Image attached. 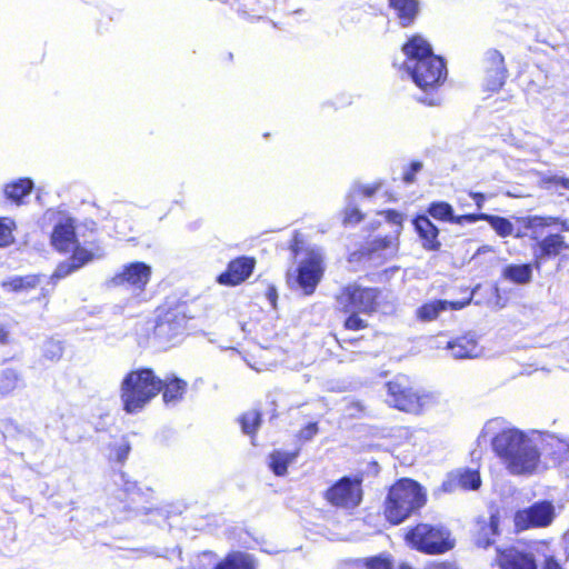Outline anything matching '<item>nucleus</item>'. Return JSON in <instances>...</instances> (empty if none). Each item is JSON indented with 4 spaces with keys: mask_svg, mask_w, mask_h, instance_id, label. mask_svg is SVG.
<instances>
[{
    "mask_svg": "<svg viewBox=\"0 0 569 569\" xmlns=\"http://www.w3.org/2000/svg\"><path fill=\"white\" fill-rule=\"evenodd\" d=\"M161 379L150 369L129 372L120 386L123 410L134 415L142 411L161 391Z\"/></svg>",
    "mask_w": 569,
    "mask_h": 569,
    "instance_id": "obj_1",
    "label": "nucleus"
},
{
    "mask_svg": "<svg viewBox=\"0 0 569 569\" xmlns=\"http://www.w3.org/2000/svg\"><path fill=\"white\" fill-rule=\"evenodd\" d=\"M426 502L421 487L413 480L402 479L391 487L386 500L385 515L393 525L407 519Z\"/></svg>",
    "mask_w": 569,
    "mask_h": 569,
    "instance_id": "obj_2",
    "label": "nucleus"
},
{
    "mask_svg": "<svg viewBox=\"0 0 569 569\" xmlns=\"http://www.w3.org/2000/svg\"><path fill=\"white\" fill-rule=\"evenodd\" d=\"M406 540L417 550L431 555L443 553L455 546V540L446 528L428 523H420L411 529Z\"/></svg>",
    "mask_w": 569,
    "mask_h": 569,
    "instance_id": "obj_3",
    "label": "nucleus"
},
{
    "mask_svg": "<svg viewBox=\"0 0 569 569\" xmlns=\"http://www.w3.org/2000/svg\"><path fill=\"white\" fill-rule=\"evenodd\" d=\"M379 291L356 283L343 287L336 297L337 307L343 312L371 313L378 305Z\"/></svg>",
    "mask_w": 569,
    "mask_h": 569,
    "instance_id": "obj_4",
    "label": "nucleus"
},
{
    "mask_svg": "<svg viewBox=\"0 0 569 569\" xmlns=\"http://www.w3.org/2000/svg\"><path fill=\"white\" fill-rule=\"evenodd\" d=\"M413 66L415 68L407 74L422 90L440 86L447 77L445 62L439 56H428L420 63L415 62Z\"/></svg>",
    "mask_w": 569,
    "mask_h": 569,
    "instance_id": "obj_5",
    "label": "nucleus"
},
{
    "mask_svg": "<svg viewBox=\"0 0 569 569\" xmlns=\"http://www.w3.org/2000/svg\"><path fill=\"white\" fill-rule=\"evenodd\" d=\"M528 436V433L515 427H505L492 438V449L506 468L508 466H520L519 461L515 458V452L519 449L520 445H523Z\"/></svg>",
    "mask_w": 569,
    "mask_h": 569,
    "instance_id": "obj_6",
    "label": "nucleus"
},
{
    "mask_svg": "<svg viewBox=\"0 0 569 569\" xmlns=\"http://www.w3.org/2000/svg\"><path fill=\"white\" fill-rule=\"evenodd\" d=\"M325 271L323 257L319 251L311 250L307 257L302 259L297 269L295 277L299 288L305 295H312L320 282Z\"/></svg>",
    "mask_w": 569,
    "mask_h": 569,
    "instance_id": "obj_7",
    "label": "nucleus"
},
{
    "mask_svg": "<svg viewBox=\"0 0 569 569\" xmlns=\"http://www.w3.org/2000/svg\"><path fill=\"white\" fill-rule=\"evenodd\" d=\"M539 438L540 433L532 432L525 439L523 445H520L519 449L515 452V458L519 461L520 466H508L507 470L510 473L531 475L537 470L541 456Z\"/></svg>",
    "mask_w": 569,
    "mask_h": 569,
    "instance_id": "obj_8",
    "label": "nucleus"
},
{
    "mask_svg": "<svg viewBox=\"0 0 569 569\" xmlns=\"http://www.w3.org/2000/svg\"><path fill=\"white\" fill-rule=\"evenodd\" d=\"M360 481L345 477L326 491V499L336 507L351 509L361 501Z\"/></svg>",
    "mask_w": 569,
    "mask_h": 569,
    "instance_id": "obj_9",
    "label": "nucleus"
},
{
    "mask_svg": "<svg viewBox=\"0 0 569 569\" xmlns=\"http://www.w3.org/2000/svg\"><path fill=\"white\" fill-rule=\"evenodd\" d=\"M555 518V506L550 501H539L515 515V526L521 530L549 526Z\"/></svg>",
    "mask_w": 569,
    "mask_h": 569,
    "instance_id": "obj_10",
    "label": "nucleus"
},
{
    "mask_svg": "<svg viewBox=\"0 0 569 569\" xmlns=\"http://www.w3.org/2000/svg\"><path fill=\"white\" fill-rule=\"evenodd\" d=\"M151 268L143 262H132L122 268L109 281V287H126L132 291H142L150 280Z\"/></svg>",
    "mask_w": 569,
    "mask_h": 569,
    "instance_id": "obj_11",
    "label": "nucleus"
},
{
    "mask_svg": "<svg viewBox=\"0 0 569 569\" xmlns=\"http://www.w3.org/2000/svg\"><path fill=\"white\" fill-rule=\"evenodd\" d=\"M485 77L483 88L487 91L496 92L501 89L507 78L503 56L495 49L485 53L483 58Z\"/></svg>",
    "mask_w": 569,
    "mask_h": 569,
    "instance_id": "obj_12",
    "label": "nucleus"
},
{
    "mask_svg": "<svg viewBox=\"0 0 569 569\" xmlns=\"http://www.w3.org/2000/svg\"><path fill=\"white\" fill-rule=\"evenodd\" d=\"M386 388V402L390 406L407 412H415L419 409V397L408 386L396 380L388 382Z\"/></svg>",
    "mask_w": 569,
    "mask_h": 569,
    "instance_id": "obj_13",
    "label": "nucleus"
},
{
    "mask_svg": "<svg viewBox=\"0 0 569 569\" xmlns=\"http://www.w3.org/2000/svg\"><path fill=\"white\" fill-rule=\"evenodd\" d=\"M500 518L498 512H491L489 516H480L477 518L473 529L472 539L477 547L487 549L496 542L500 535Z\"/></svg>",
    "mask_w": 569,
    "mask_h": 569,
    "instance_id": "obj_14",
    "label": "nucleus"
},
{
    "mask_svg": "<svg viewBox=\"0 0 569 569\" xmlns=\"http://www.w3.org/2000/svg\"><path fill=\"white\" fill-rule=\"evenodd\" d=\"M74 228V220L71 217L63 214L58 217L51 233V243L58 251L68 252L79 248Z\"/></svg>",
    "mask_w": 569,
    "mask_h": 569,
    "instance_id": "obj_15",
    "label": "nucleus"
},
{
    "mask_svg": "<svg viewBox=\"0 0 569 569\" xmlns=\"http://www.w3.org/2000/svg\"><path fill=\"white\" fill-rule=\"evenodd\" d=\"M402 53L405 60L400 64V69L406 73L415 68V62L420 63L428 56L435 54L430 43L421 36L411 37L403 46Z\"/></svg>",
    "mask_w": 569,
    "mask_h": 569,
    "instance_id": "obj_16",
    "label": "nucleus"
},
{
    "mask_svg": "<svg viewBox=\"0 0 569 569\" xmlns=\"http://www.w3.org/2000/svg\"><path fill=\"white\" fill-rule=\"evenodd\" d=\"M254 268V260L240 257L232 260L224 272L219 274L217 281L223 286H237L250 277Z\"/></svg>",
    "mask_w": 569,
    "mask_h": 569,
    "instance_id": "obj_17",
    "label": "nucleus"
},
{
    "mask_svg": "<svg viewBox=\"0 0 569 569\" xmlns=\"http://www.w3.org/2000/svg\"><path fill=\"white\" fill-rule=\"evenodd\" d=\"M567 249H569V244L565 241V238L561 234H548L543 239L539 240L532 248L535 267L539 269L543 260L556 257Z\"/></svg>",
    "mask_w": 569,
    "mask_h": 569,
    "instance_id": "obj_18",
    "label": "nucleus"
},
{
    "mask_svg": "<svg viewBox=\"0 0 569 569\" xmlns=\"http://www.w3.org/2000/svg\"><path fill=\"white\" fill-rule=\"evenodd\" d=\"M184 327V316L178 310H170L159 317L154 332L158 337L171 341L183 332Z\"/></svg>",
    "mask_w": 569,
    "mask_h": 569,
    "instance_id": "obj_19",
    "label": "nucleus"
},
{
    "mask_svg": "<svg viewBox=\"0 0 569 569\" xmlns=\"http://www.w3.org/2000/svg\"><path fill=\"white\" fill-rule=\"evenodd\" d=\"M471 295L463 301L432 300L423 303L416 310V317L419 321L430 322L436 320L439 315L449 309L460 310L471 301Z\"/></svg>",
    "mask_w": 569,
    "mask_h": 569,
    "instance_id": "obj_20",
    "label": "nucleus"
},
{
    "mask_svg": "<svg viewBox=\"0 0 569 569\" xmlns=\"http://www.w3.org/2000/svg\"><path fill=\"white\" fill-rule=\"evenodd\" d=\"M517 221L523 227V230H518L515 234L516 238L529 237L537 242L541 240L546 227H550L559 222V218L528 216L518 218Z\"/></svg>",
    "mask_w": 569,
    "mask_h": 569,
    "instance_id": "obj_21",
    "label": "nucleus"
},
{
    "mask_svg": "<svg viewBox=\"0 0 569 569\" xmlns=\"http://www.w3.org/2000/svg\"><path fill=\"white\" fill-rule=\"evenodd\" d=\"M539 447H541L540 451L551 457L556 463L569 461V438L556 435H540Z\"/></svg>",
    "mask_w": 569,
    "mask_h": 569,
    "instance_id": "obj_22",
    "label": "nucleus"
},
{
    "mask_svg": "<svg viewBox=\"0 0 569 569\" xmlns=\"http://www.w3.org/2000/svg\"><path fill=\"white\" fill-rule=\"evenodd\" d=\"M498 562L501 569H537L531 555L519 552L515 549L500 551L498 549Z\"/></svg>",
    "mask_w": 569,
    "mask_h": 569,
    "instance_id": "obj_23",
    "label": "nucleus"
},
{
    "mask_svg": "<svg viewBox=\"0 0 569 569\" xmlns=\"http://www.w3.org/2000/svg\"><path fill=\"white\" fill-rule=\"evenodd\" d=\"M447 349L455 359L476 358L481 353V349L473 336L466 335L448 342Z\"/></svg>",
    "mask_w": 569,
    "mask_h": 569,
    "instance_id": "obj_24",
    "label": "nucleus"
},
{
    "mask_svg": "<svg viewBox=\"0 0 569 569\" xmlns=\"http://www.w3.org/2000/svg\"><path fill=\"white\" fill-rule=\"evenodd\" d=\"M92 254L84 248H77L73 254L68 260L58 264L57 269L52 274L53 280L66 278L73 271L78 270L89 261H91Z\"/></svg>",
    "mask_w": 569,
    "mask_h": 569,
    "instance_id": "obj_25",
    "label": "nucleus"
},
{
    "mask_svg": "<svg viewBox=\"0 0 569 569\" xmlns=\"http://www.w3.org/2000/svg\"><path fill=\"white\" fill-rule=\"evenodd\" d=\"M415 228L423 240V247L428 250H437L440 247L438 241V228L425 216H420L413 221Z\"/></svg>",
    "mask_w": 569,
    "mask_h": 569,
    "instance_id": "obj_26",
    "label": "nucleus"
},
{
    "mask_svg": "<svg viewBox=\"0 0 569 569\" xmlns=\"http://www.w3.org/2000/svg\"><path fill=\"white\" fill-rule=\"evenodd\" d=\"M161 383L162 398L167 405H176L182 399L188 386L184 380L174 376H167L163 380H161Z\"/></svg>",
    "mask_w": 569,
    "mask_h": 569,
    "instance_id": "obj_27",
    "label": "nucleus"
},
{
    "mask_svg": "<svg viewBox=\"0 0 569 569\" xmlns=\"http://www.w3.org/2000/svg\"><path fill=\"white\" fill-rule=\"evenodd\" d=\"M299 455V450L289 452L284 450H273L268 458V466L271 471L278 476L287 475L288 466L293 463Z\"/></svg>",
    "mask_w": 569,
    "mask_h": 569,
    "instance_id": "obj_28",
    "label": "nucleus"
},
{
    "mask_svg": "<svg viewBox=\"0 0 569 569\" xmlns=\"http://www.w3.org/2000/svg\"><path fill=\"white\" fill-rule=\"evenodd\" d=\"M214 569H256L254 558L246 552H232Z\"/></svg>",
    "mask_w": 569,
    "mask_h": 569,
    "instance_id": "obj_29",
    "label": "nucleus"
},
{
    "mask_svg": "<svg viewBox=\"0 0 569 569\" xmlns=\"http://www.w3.org/2000/svg\"><path fill=\"white\" fill-rule=\"evenodd\" d=\"M389 3L397 12L403 27L410 24L418 12V2L416 0H389Z\"/></svg>",
    "mask_w": 569,
    "mask_h": 569,
    "instance_id": "obj_30",
    "label": "nucleus"
},
{
    "mask_svg": "<svg viewBox=\"0 0 569 569\" xmlns=\"http://www.w3.org/2000/svg\"><path fill=\"white\" fill-rule=\"evenodd\" d=\"M502 276L513 283L525 284L531 281L532 269L530 264H509L503 269Z\"/></svg>",
    "mask_w": 569,
    "mask_h": 569,
    "instance_id": "obj_31",
    "label": "nucleus"
},
{
    "mask_svg": "<svg viewBox=\"0 0 569 569\" xmlns=\"http://www.w3.org/2000/svg\"><path fill=\"white\" fill-rule=\"evenodd\" d=\"M32 188L33 182L30 179L24 178L7 184L4 188V193L8 199L19 204L23 197L31 192Z\"/></svg>",
    "mask_w": 569,
    "mask_h": 569,
    "instance_id": "obj_32",
    "label": "nucleus"
},
{
    "mask_svg": "<svg viewBox=\"0 0 569 569\" xmlns=\"http://www.w3.org/2000/svg\"><path fill=\"white\" fill-rule=\"evenodd\" d=\"M40 282V279L36 274H29L26 277H14L2 283L3 288L12 292H22L36 288Z\"/></svg>",
    "mask_w": 569,
    "mask_h": 569,
    "instance_id": "obj_33",
    "label": "nucleus"
},
{
    "mask_svg": "<svg viewBox=\"0 0 569 569\" xmlns=\"http://www.w3.org/2000/svg\"><path fill=\"white\" fill-rule=\"evenodd\" d=\"M482 218L483 221H487L490 224L498 236L506 238L516 234L513 224L507 218L492 214H488Z\"/></svg>",
    "mask_w": 569,
    "mask_h": 569,
    "instance_id": "obj_34",
    "label": "nucleus"
},
{
    "mask_svg": "<svg viewBox=\"0 0 569 569\" xmlns=\"http://www.w3.org/2000/svg\"><path fill=\"white\" fill-rule=\"evenodd\" d=\"M458 482L463 489L477 490L481 486V478L477 470L466 469L458 472Z\"/></svg>",
    "mask_w": 569,
    "mask_h": 569,
    "instance_id": "obj_35",
    "label": "nucleus"
},
{
    "mask_svg": "<svg viewBox=\"0 0 569 569\" xmlns=\"http://www.w3.org/2000/svg\"><path fill=\"white\" fill-rule=\"evenodd\" d=\"M428 212L431 217L439 220H449L453 222L452 207L447 202H433L430 204Z\"/></svg>",
    "mask_w": 569,
    "mask_h": 569,
    "instance_id": "obj_36",
    "label": "nucleus"
},
{
    "mask_svg": "<svg viewBox=\"0 0 569 569\" xmlns=\"http://www.w3.org/2000/svg\"><path fill=\"white\" fill-rule=\"evenodd\" d=\"M19 382L18 373L14 370L7 369L0 375V393L8 395L12 392Z\"/></svg>",
    "mask_w": 569,
    "mask_h": 569,
    "instance_id": "obj_37",
    "label": "nucleus"
},
{
    "mask_svg": "<svg viewBox=\"0 0 569 569\" xmlns=\"http://www.w3.org/2000/svg\"><path fill=\"white\" fill-rule=\"evenodd\" d=\"M242 431L246 435H253L260 425V413L256 410L246 412L240 419Z\"/></svg>",
    "mask_w": 569,
    "mask_h": 569,
    "instance_id": "obj_38",
    "label": "nucleus"
},
{
    "mask_svg": "<svg viewBox=\"0 0 569 569\" xmlns=\"http://www.w3.org/2000/svg\"><path fill=\"white\" fill-rule=\"evenodd\" d=\"M358 200L351 199V196H347V204L345 209L343 222L346 224L358 223L362 220L363 216L357 207Z\"/></svg>",
    "mask_w": 569,
    "mask_h": 569,
    "instance_id": "obj_39",
    "label": "nucleus"
},
{
    "mask_svg": "<svg viewBox=\"0 0 569 569\" xmlns=\"http://www.w3.org/2000/svg\"><path fill=\"white\" fill-rule=\"evenodd\" d=\"M367 569H396L391 561L383 556L367 559L365 561ZM397 569H411L407 563H399Z\"/></svg>",
    "mask_w": 569,
    "mask_h": 569,
    "instance_id": "obj_40",
    "label": "nucleus"
},
{
    "mask_svg": "<svg viewBox=\"0 0 569 569\" xmlns=\"http://www.w3.org/2000/svg\"><path fill=\"white\" fill-rule=\"evenodd\" d=\"M14 222L10 218H0V247H7L13 242L12 231Z\"/></svg>",
    "mask_w": 569,
    "mask_h": 569,
    "instance_id": "obj_41",
    "label": "nucleus"
},
{
    "mask_svg": "<svg viewBox=\"0 0 569 569\" xmlns=\"http://www.w3.org/2000/svg\"><path fill=\"white\" fill-rule=\"evenodd\" d=\"M379 188H380L379 183L368 184V186L357 184L351 188V190L348 194L351 196V199L360 200L362 198L372 197Z\"/></svg>",
    "mask_w": 569,
    "mask_h": 569,
    "instance_id": "obj_42",
    "label": "nucleus"
},
{
    "mask_svg": "<svg viewBox=\"0 0 569 569\" xmlns=\"http://www.w3.org/2000/svg\"><path fill=\"white\" fill-rule=\"evenodd\" d=\"M44 356L51 360L59 359L62 356V346L58 341L49 340L46 343Z\"/></svg>",
    "mask_w": 569,
    "mask_h": 569,
    "instance_id": "obj_43",
    "label": "nucleus"
},
{
    "mask_svg": "<svg viewBox=\"0 0 569 569\" xmlns=\"http://www.w3.org/2000/svg\"><path fill=\"white\" fill-rule=\"evenodd\" d=\"M350 316L345 321V327L349 330H360L367 327V322L358 317V312H349Z\"/></svg>",
    "mask_w": 569,
    "mask_h": 569,
    "instance_id": "obj_44",
    "label": "nucleus"
},
{
    "mask_svg": "<svg viewBox=\"0 0 569 569\" xmlns=\"http://www.w3.org/2000/svg\"><path fill=\"white\" fill-rule=\"evenodd\" d=\"M542 182L546 188L555 187V188L569 189V178L553 176V177L545 178L542 180Z\"/></svg>",
    "mask_w": 569,
    "mask_h": 569,
    "instance_id": "obj_45",
    "label": "nucleus"
},
{
    "mask_svg": "<svg viewBox=\"0 0 569 569\" xmlns=\"http://www.w3.org/2000/svg\"><path fill=\"white\" fill-rule=\"evenodd\" d=\"M318 425L316 422L308 423L298 433V439L301 441H309L318 433Z\"/></svg>",
    "mask_w": 569,
    "mask_h": 569,
    "instance_id": "obj_46",
    "label": "nucleus"
},
{
    "mask_svg": "<svg viewBox=\"0 0 569 569\" xmlns=\"http://www.w3.org/2000/svg\"><path fill=\"white\" fill-rule=\"evenodd\" d=\"M381 214L385 216L386 220L391 223V224H395L397 226L398 228H401V224H402V221H403V214L396 211V210H387V211H383L381 212Z\"/></svg>",
    "mask_w": 569,
    "mask_h": 569,
    "instance_id": "obj_47",
    "label": "nucleus"
},
{
    "mask_svg": "<svg viewBox=\"0 0 569 569\" xmlns=\"http://www.w3.org/2000/svg\"><path fill=\"white\" fill-rule=\"evenodd\" d=\"M422 169V163L419 161H415L410 164L409 169L403 174V180L407 183H412L415 181V176Z\"/></svg>",
    "mask_w": 569,
    "mask_h": 569,
    "instance_id": "obj_48",
    "label": "nucleus"
},
{
    "mask_svg": "<svg viewBox=\"0 0 569 569\" xmlns=\"http://www.w3.org/2000/svg\"><path fill=\"white\" fill-rule=\"evenodd\" d=\"M488 213H472V214H462L453 218V223L462 224V219H466L467 223H475L479 220H483L482 217H487Z\"/></svg>",
    "mask_w": 569,
    "mask_h": 569,
    "instance_id": "obj_49",
    "label": "nucleus"
},
{
    "mask_svg": "<svg viewBox=\"0 0 569 569\" xmlns=\"http://www.w3.org/2000/svg\"><path fill=\"white\" fill-rule=\"evenodd\" d=\"M129 450H130L129 445L124 443V445L120 446V447L118 448V451H117V458H118V460H119V461H123V460L127 458V456H128V453H129Z\"/></svg>",
    "mask_w": 569,
    "mask_h": 569,
    "instance_id": "obj_50",
    "label": "nucleus"
},
{
    "mask_svg": "<svg viewBox=\"0 0 569 569\" xmlns=\"http://www.w3.org/2000/svg\"><path fill=\"white\" fill-rule=\"evenodd\" d=\"M470 196L475 200L477 208L481 209L483 207L485 196L478 192H471Z\"/></svg>",
    "mask_w": 569,
    "mask_h": 569,
    "instance_id": "obj_51",
    "label": "nucleus"
},
{
    "mask_svg": "<svg viewBox=\"0 0 569 569\" xmlns=\"http://www.w3.org/2000/svg\"><path fill=\"white\" fill-rule=\"evenodd\" d=\"M9 340V330L0 323V345L8 343Z\"/></svg>",
    "mask_w": 569,
    "mask_h": 569,
    "instance_id": "obj_52",
    "label": "nucleus"
},
{
    "mask_svg": "<svg viewBox=\"0 0 569 569\" xmlns=\"http://www.w3.org/2000/svg\"><path fill=\"white\" fill-rule=\"evenodd\" d=\"M543 569H562V568L553 558H548L545 562Z\"/></svg>",
    "mask_w": 569,
    "mask_h": 569,
    "instance_id": "obj_53",
    "label": "nucleus"
},
{
    "mask_svg": "<svg viewBox=\"0 0 569 569\" xmlns=\"http://www.w3.org/2000/svg\"><path fill=\"white\" fill-rule=\"evenodd\" d=\"M429 569H456L455 566L452 565H449V563H433L429 567Z\"/></svg>",
    "mask_w": 569,
    "mask_h": 569,
    "instance_id": "obj_54",
    "label": "nucleus"
},
{
    "mask_svg": "<svg viewBox=\"0 0 569 569\" xmlns=\"http://www.w3.org/2000/svg\"><path fill=\"white\" fill-rule=\"evenodd\" d=\"M501 425V421L499 419H495L492 421H489L486 426L488 430H496Z\"/></svg>",
    "mask_w": 569,
    "mask_h": 569,
    "instance_id": "obj_55",
    "label": "nucleus"
},
{
    "mask_svg": "<svg viewBox=\"0 0 569 569\" xmlns=\"http://www.w3.org/2000/svg\"><path fill=\"white\" fill-rule=\"evenodd\" d=\"M560 224L562 231H569V222L567 220H562Z\"/></svg>",
    "mask_w": 569,
    "mask_h": 569,
    "instance_id": "obj_56",
    "label": "nucleus"
},
{
    "mask_svg": "<svg viewBox=\"0 0 569 569\" xmlns=\"http://www.w3.org/2000/svg\"><path fill=\"white\" fill-rule=\"evenodd\" d=\"M490 250H491V248H490V247L485 246V247H482V248H480V249L478 250V253H480V252H487V251H490Z\"/></svg>",
    "mask_w": 569,
    "mask_h": 569,
    "instance_id": "obj_57",
    "label": "nucleus"
},
{
    "mask_svg": "<svg viewBox=\"0 0 569 569\" xmlns=\"http://www.w3.org/2000/svg\"><path fill=\"white\" fill-rule=\"evenodd\" d=\"M438 103H439L438 99H431V100L428 101V104H430V106H436Z\"/></svg>",
    "mask_w": 569,
    "mask_h": 569,
    "instance_id": "obj_58",
    "label": "nucleus"
},
{
    "mask_svg": "<svg viewBox=\"0 0 569 569\" xmlns=\"http://www.w3.org/2000/svg\"><path fill=\"white\" fill-rule=\"evenodd\" d=\"M565 539L569 542V530L566 532Z\"/></svg>",
    "mask_w": 569,
    "mask_h": 569,
    "instance_id": "obj_59",
    "label": "nucleus"
}]
</instances>
